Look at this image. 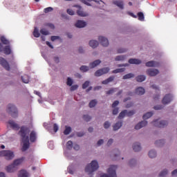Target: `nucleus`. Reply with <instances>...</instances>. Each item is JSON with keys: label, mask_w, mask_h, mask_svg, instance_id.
<instances>
[{"label": "nucleus", "mask_w": 177, "mask_h": 177, "mask_svg": "<svg viewBox=\"0 0 177 177\" xmlns=\"http://www.w3.org/2000/svg\"><path fill=\"white\" fill-rule=\"evenodd\" d=\"M19 135H20L24 143L21 151H26L30 147V138L27 136L28 135V128L24 126L21 127L19 131Z\"/></svg>", "instance_id": "1"}, {"label": "nucleus", "mask_w": 177, "mask_h": 177, "mask_svg": "<svg viewBox=\"0 0 177 177\" xmlns=\"http://www.w3.org/2000/svg\"><path fill=\"white\" fill-rule=\"evenodd\" d=\"M99 169V163H97V161L93 160L90 163V165H88L85 168V172L88 173V175H91L92 172H95V171H97Z\"/></svg>", "instance_id": "2"}, {"label": "nucleus", "mask_w": 177, "mask_h": 177, "mask_svg": "<svg viewBox=\"0 0 177 177\" xmlns=\"http://www.w3.org/2000/svg\"><path fill=\"white\" fill-rule=\"evenodd\" d=\"M23 162V159H17L14 160L13 163L6 167L7 172H15L17 170V166Z\"/></svg>", "instance_id": "3"}, {"label": "nucleus", "mask_w": 177, "mask_h": 177, "mask_svg": "<svg viewBox=\"0 0 177 177\" xmlns=\"http://www.w3.org/2000/svg\"><path fill=\"white\" fill-rule=\"evenodd\" d=\"M7 111L8 114L11 115L13 118H17L19 115V111L17 108L14 104H9L7 106Z\"/></svg>", "instance_id": "4"}, {"label": "nucleus", "mask_w": 177, "mask_h": 177, "mask_svg": "<svg viewBox=\"0 0 177 177\" xmlns=\"http://www.w3.org/2000/svg\"><path fill=\"white\" fill-rule=\"evenodd\" d=\"M117 166L116 165H111L107 170V174H104L100 176V177H117Z\"/></svg>", "instance_id": "5"}, {"label": "nucleus", "mask_w": 177, "mask_h": 177, "mask_svg": "<svg viewBox=\"0 0 177 177\" xmlns=\"http://www.w3.org/2000/svg\"><path fill=\"white\" fill-rule=\"evenodd\" d=\"M0 156L5 157L6 160H13L15 158V153L12 151H0Z\"/></svg>", "instance_id": "6"}, {"label": "nucleus", "mask_w": 177, "mask_h": 177, "mask_svg": "<svg viewBox=\"0 0 177 177\" xmlns=\"http://www.w3.org/2000/svg\"><path fill=\"white\" fill-rule=\"evenodd\" d=\"M152 124L154 125V127H157L158 128H164L168 125V122L167 120L158 122V120H156L152 122Z\"/></svg>", "instance_id": "7"}, {"label": "nucleus", "mask_w": 177, "mask_h": 177, "mask_svg": "<svg viewBox=\"0 0 177 177\" xmlns=\"http://www.w3.org/2000/svg\"><path fill=\"white\" fill-rule=\"evenodd\" d=\"M133 114H135V111H128L127 110H124L119 114L118 118H120V119L124 118V117H125V115H127V117H132V115H133Z\"/></svg>", "instance_id": "8"}, {"label": "nucleus", "mask_w": 177, "mask_h": 177, "mask_svg": "<svg viewBox=\"0 0 177 177\" xmlns=\"http://www.w3.org/2000/svg\"><path fill=\"white\" fill-rule=\"evenodd\" d=\"M109 71H110V68H109V67L99 69L95 73V76L100 77L101 75H103L104 74H107V73H109Z\"/></svg>", "instance_id": "9"}, {"label": "nucleus", "mask_w": 177, "mask_h": 177, "mask_svg": "<svg viewBox=\"0 0 177 177\" xmlns=\"http://www.w3.org/2000/svg\"><path fill=\"white\" fill-rule=\"evenodd\" d=\"M0 64L1 66H2V67H3V68L7 70V71H9L10 70L9 63H8V61H6V59L3 57H0Z\"/></svg>", "instance_id": "10"}, {"label": "nucleus", "mask_w": 177, "mask_h": 177, "mask_svg": "<svg viewBox=\"0 0 177 177\" xmlns=\"http://www.w3.org/2000/svg\"><path fill=\"white\" fill-rule=\"evenodd\" d=\"M159 73L160 71L158 69L149 68L147 71V75H149V77H156Z\"/></svg>", "instance_id": "11"}, {"label": "nucleus", "mask_w": 177, "mask_h": 177, "mask_svg": "<svg viewBox=\"0 0 177 177\" xmlns=\"http://www.w3.org/2000/svg\"><path fill=\"white\" fill-rule=\"evenodd\" d=\"M172 95L171 94H167L165 95L162 100V104H169L170 102H172Z\"/></svg>", "instance_id": "12"}, {"label": "nucleus", "mask_w": 177, "mask_h": 177, "mask_svg": "<svg viewBox=\"0 0 177 177\" xmlns=\"http://www.w3.org/2000/svg\"><path fill=\"white\" fill-rule=\"evenodd\" d=\"M98 39L102 46H109V39H107V38L103 36H100Z\"/></svg>", "instance_id": "13"}, {"label": "nucleus", "mask_w": 177, "mask_h": 177, "mask_svg": "<svg viewBox=\"0 0 177 177\" xmlns=\"http://www.w3.org/2000/svg\"><path fill=\"white\" fill-rule=\"evenodd\" d=\"M147 67H158L160 63L156 61H149L145 64Z\"/></svg>", "instance_id": "14"}, {"label": "nucleus", "mask_w": 177, "mask_h": 177, "mask_svg": "<svg viewBox=\"0 0 177 177\" xmlns=\"http://www.w3.org/2000/svg\"><path fill=\"white\" fill-rule=\"evenodd\" d=\"M75 27L77 28H84L86 26V22L81 20H78L75 24Z\"/></svg>", "instance_id": "15"}, {"label": "nucleus", "mask_w": 177, "mask_h": 177, "mask_svg": "<svg viewBox=\"0 0 177 177\" xmlns=\"http://www.w3.org/2000/svg\"><path fill=\"white\" fill-rule=\"evenodd\" d=\"M146 125H147V121H142L136 125L135 129H140L141 128L146 127Z\"/></svg>", "instance_id": "16"}, {"label": "nucleus", "mask_w": 177, "mask_h": 177, "mask_svg": "<svg viewBox=\"0 0 177 177\" xmlns=\"http://www.w3.org/2000/svg\"><path fill=\"white\" fill-rule=\"evenodd\" d=\"M18 176L19 177H28V176H30V174L28 172L27 170L22 169L19 171Z\"/></svg>", "instance_id": "17"}, {"label": "nucleus", "mask_w": 177, "mask_h": 177, "mask_svg": "<svg viewBox=\"0 0 177 177\" xmlns=\"http://www.w3.org/2000/svg\"><path fill=\"white\" fill-rule=\"evenodd\" d=\"M113 5H116L120 9H124V1H113Z\"/></svg>", "instance_id": "18"}, {"label": "nucleus", "mask_w": 177, "mask_h": 177, "mask_svg": "<svg viewBox=\"0 0 177 177\" xmlns=\"http://www.w3.org/2000/svg\"><path fill=\"white\" fill-rule=\"evenodd\" d=\"M88 45L93 48V49H95V48L99 46V42L96 40H91L89 41Z\"/></svg>", "instance_id": "19"}, {"label": "nucleus", "mask_w": 177, "mask_h": 177, "mask_svg": "<svg viewBox=\"0 0 177 177\" xmlns=\"http://www.w3.org/2000/svg\"><path fill=\"white\" fill-rule=\"evenodd\" d=\"M30 140L32 142H34L35 140H37V133L35 131H31L30 134Z\"/></svg>", "instance_id": "20"}, {"label": "nucleus", "mask_w": 177, "mask_h": 177, "mask_svg": "<svg viewBox=\"0 0 177 177\" xmlns=\"http://www.w3.org/2000/svg\"><path fill=\"white\" fill-rule=\"evenodd\" d=\"M133 150L134 151H140L142 150V147H140V143L136 142L133 145Z\"/></svg>", "instance_id": "21"}, {"label": "nucleus", "mask_w": 177, "mask_h": 177, "mask_svg": "<svg viewBox=\"0 0 177 177\" xmlns=\"http://www.w3.org/2000/svg\"><path fill=\"white\" fill-rule=\"evenodd\" d=\"M102 63V61L100 59H97L91 63H90L89 66L91 68H95V67H97V66H99V64Z\"/></svg>", "instance_id": "22"}, {"label": "nucleus", "mask_w": 177, "mask_h": 177, "mask_svg": "<svg viewBox=\"0 0 177 177\" xmlns=\"http://www.w3.org/2000/svg\"><path fill=\"white\" fill-rule=\"evenodd\" d=\"M8 124L12 129H19V124L15 122V121L10 120L8 121Z\"/></svg>", "instance_id": "23"}, {"label": "nucleus", "mask_w": 177, "mask_h": 177, "mask_svg": "<svg viewBox=\"0 0 177 177\" xmlns=\"http://www.w3.org/2000/svg\"><path fill=\"white\" fill-rule=\"evenodd\" d=\"M77 14L78 15V16H80L81 17H86V16H88V12H84L81 8H80L77 11Z\"/></svg>", "instance_id": "24"}, {"label": "nucleus", "mask_w": 177, "mask_h": 177, "mask_svg": "<svg viewBox=\"0 0 177 177\" xmlns=\"http://www.w3.org/2000/svg\"><path fill=\"white\" fill-rule=\"evenodd\" d=\"M3 50L5 55H10V53H12V48H10V46H6Z\"/></svg>", "instance_id": "25"}, {"label": "nucleus", "mask_w": 177, "mask_h": 177, "mask_svg": "<svg viewBox=\"0 0 177 177\" xmlns=\"http://www.w3.org/2000/svg\"><path fill=\"white\" fill-rule=\"evenodd\" d=\"M136 95H145V88H143L142 87H138L136 89Z\"/></svg>", "instance_id": "26"}, {"label": "nucleus", "mask_w": 177, "mask_h": 177, "mask_svg": "<svg viewBox=\"0 0 177 177\" xmlns=\"http://www.w3.org/2000/svg\"><path fill=\"white\" fill-rule=\"evenodd\" d=\"M129 63L130 64H140V63H142V61L138 59H130L129 60Z\"/></svg>", "instance_id": "27"}, {"label": "nucleus", "mask_w": 177, "mask_h": 177, "mask_svg": "<svg viewBox=\"0 0 177 177\" xmlns=\"http://www.w3.org/2000/svg\"><path fill=\"white\" fill-rule=\"evenodd\" d=\"M137 82H143L146 80V76L145 75H140L136 77Z\"/></svg>", "instance_id": "28"}, {"label": "nucleus", "mask_w": 177, "mask_h": 177, "mask_svg": "<svg viewBox=\"0 0 177 177\" xmlns=\"http://www.w3.org/2000/svg\"><path fill=\"white\" fill-rule=\"evenodd\" d=\"M114 78H115L114 76H111L106 80L102 81V84L104 85H107V84H109V82H113V81H114Z\"/></svg>", "instance_id": "29"}, {"label": "nucleus", "mask_w": 177, "mask_h": 177, "mask_svg": "<svg viewBox=\"0 0 177 177\" xmlns=\"http://www.w3.org/2000/svg\"><path fill=\"white\" fill-rule=\"evenodd\" d=\"M122 127V122H118L113 125V131H118Z\"/></svg>", "instance_id": "30"}, {"label": "nucleus", "mask_w": 177, "mask_h": 177, "mask_svg": "<svg viewBox=\"0 0 177 177\" xmlns=\"http://www.w3.org/2000/svg\"><path fill=\"white\" fill-rule=\"evenodd\" d=\"M22 82L24 84H28L30 82V77L27 75H24L21 77Z\"/></svg>", "instance_id": "31"}, {"label": "nucleus", "mask_w": 177, "mask_h": 177, "mask_svg": "<svg viewBox=\"0 0 177 177\" xmlns=\"http://www.w3.org/2000/svg\"><path fill=\"white\" fill-rule=\"evenodd\" d=\"M165 143V141L164 140H159L156 141L155 145L158 147H161L164 146Z\"/></svg>", "instance_id": "32"}, {"label": "nucleus", "mask_w": 177, "mask_h": 177, "mask_svg": "<svg viewBox=\"0 0 177 177\" xmlns=\"http://www.w3.org/2000/svg\"><path fill=\"white\" fill-rule=\"evenodd\" d=\"M152 116H153V112H148L142 116V118L143 120H149V118H150V117H152Z\"/></svg>", "instance_id": "33"}, {"label": "nucleus", "mask_w": 177, "mask_h": 177, "mask_svg": "<svg viewBox=\"0 0 177 177\" xmlns=\"http://www.w3.org/2000/svg\"><path fill=\"white\" fill-rule=\"evenodd\" d=\"M157 156V152H156V151L154 150H151L149 152V157H150V158H154L155 157H156Z\"/></svg>", "instance_id": "34"}, {"label": "nucleus", "mask_w": 177, "mask_h": 177, "mask_svg": "<svg viewBox=\"0 0 177 177\" xmlns=\"http://www.w3.org/2000/svg\"><path fill=\"white\" fill-rule=\"evenodd\" d=\"M96 104H97V101L96 100H93L89 102L88 106L91 109H92L95 107Z\"/></svg>", "instance_id": "35"}, {"label": "nucleus", "mask_w": 177, "mask_h": 177, "mask_svg": "<svg viewBox=\"0 0 177 177\" xmlns=\"http://www.w3.org/2000/svg\"><path fill=\"white\" fill-rule=\"evenodd\" d=\"M138 20H140V21H145V15L143 14V12H138Z\"/></svg>", "instance_id": "36"}, {"label": "nucleus", "mask_w": 177, "mask_h": 177, "mask_svg": "<svg viewBox=\"0 0 177 177\" xmlns=\"http://www.w3.org/2000/svg\"><path fill=\"white\" fill-rule=\"evenodd\" d=\"M117 91H118V88H112L106 91V95H113V93H115Z\"/></svg>", "instance_id": "37"}, {"label": "nucleus", "mask_w": 177, "mask_h": 177, "mask_svg": "<svg viewBox=\"0 0 177 177\" xmlns=\"http://www.w3.org/2000/svg\"><path fill=\"white\" fill-rule=\"evenodd\" d=\"M0 39L3 45H9V40L6 39V37L2 36Z\"/></svg>", "instance_id": "38"}, {"label": "nucleus", "mask_w": 177, "mask_h": 177, "mask_svg": "<svg viewBox=\"0 0 177 177\" xmlns=\"http://www.w3.org/2000/svg\"><path fill=\"white\" fill-rule=\"evenodd\" d=\"M135 75L133 73H128L123 76V80H129V78H133Z\"/></svg>", "instance_id": "39"}, {"label": "nucleus", "mask_w": 177, "mask_h": 177, "mask_svg": "<svg viewBox=\"0 0 177 177\" xmlns=\"http://www.w3.org/2000/svg\"><path fill=\"white\" fill-rule=\"evenodd\" d=\"M124 71H125V68H118V69L113 70L112 73L113 74H117L118 73H124Z\"/></svg>", "instance_id": "40"}, {"label": "nucleus", "mask_w": 177, "mask_h": 177, "mask_svg": "<svg viewBox=\"0 0 177 177\" xmlns=\"http://www.w3.org/2000/svg\"><path fill=\"white\" fill-rule=\"evenodd\" d=\"M91 1H94V2H96L97 3H99V1H97L96 0H81V1L83 3H85V5H88V6H91V4L88 2H91Z\"/></svg>", "instance_id": "41"}, {"label": "nucleus", "mask_w": 177, "mask_h": 177, "mask_svg": "<svg viewBox=\"0 0 177 177\" xmlns=\"http://www.w3.org/2000/svg\"><path fill=\"white\" fill-rule=\"evenodd\" d=\"M167 175H168V170L165 169L160 173L159 177H165Z\"/></svg>", "instance_id": "42"}, {"label": "nucleus", "mask_w": 177, "mask_h": 177, "mask_svg": "<svg viewBox=\"0 0 177 177\" xmlns=\"http://www.w3.org/2000/svg\"><path fill=\"white\" fill-rule=\"evenodd\" d=\"M66 149H68V150H71V149H73V141L69 140L67 142Z\"/></svg>", "instance_id": "43"}, {"label": "nucleus", "mask_w": 177, "mask_h": 177, "mask_svg": "<svg viewBox=\"0 0 177 177\" xmlns=\"http://www.w3.org/2000/svg\"><path fill=\"white\" fill-rule=\"evenodd\" d=\"M39 32L38 31V29H37V28H35L34 31H33V36L35 38H39Z\"/></svg>", "instance_id": "44"}, {"label": "nucleus", "mask_w": 177, "mask_h": 177, "mask_svg": "<svg viewBox=\"0 0 177 177\" xmlns=\"http://www.w3.org/2000/svg\"><path fill=\"white\" fill-rule=\"evenodd\" d=\"M125 55H118L115 57V60L116 62H120V61H122V60H125Z\"/></svg>", "instance_id": "45"}, {"label": "nucleus", "mask_w": 177, "mask_h": 177, "mask_svg": "<svg viewBox=\"0 0 177 177\" xmlns=\"http://www.w3.org/2000/svg\"><path fill=\"white\" fill-rule=\"evenodd\" d=\"M70 132H71V127H66V129L64 131V135H69Z\"/></svg>", "instance_id": "46"}, {"label": "nucleus", "mask_w": 177, "mask_h": 177, "mask_svg": "<svg viewBox=\"0 0 177 177\" xmlns=\"http://www.w3.org/2000/svg\"><path fill=\"white\" fill-rule=\"evenodd\" d=\"M40 33L42 34V35H49V31L46 30L45 28H41Z\"/></svg>", "instance_id": "47"}, {"label": "nucleus", "mask_w": 177, "mask_h": 177, "mask_svg": "<svg viewBox=\"0 0 177 177\" xmlns=\"http://www.w3.org/2000/svg\"><path fill=\"white\" fill-rule=\"evenodd\" d=\"M89 67L86 66H82L80 67V71H82L83 73H86V71H88Z\"/></svg>", "instance_id": "48"}, {"label": "nucleus", "mask_w": 177, "mask_h": 177, "mask_svg": "<svg viewBox=\"0 0 177 177\" xmlns=\"http://www.w3.org/2000/svg\"><path fill=\"white\" fill-rule=\"evenodd\" d=\"M83 120L84 121H86V122H89V121H91V120H92V118H91V116H89L88 115H84Z\"/></svg>", "instance_id": "49"}, {"label": "nucleus", "mask_w": 177, "mask_h": 177, "mask_svg": "<svg viewBox=\"0 0 177 177\" xmlns=\"http://www.w3.org/2000/svg\"><path fill=\"white\" fill-rule=\"evenodd\" d=\"M53 10V8L52 7H48L46 8H44V13H49V12H52Z\"/></svg>", "instance_id": "50"}, {"label": "nucleus", "mask_w": 177, "mask_h": 177, "mask_svg": "<svg viewBox=\"0 0 177 177\" xmlns=\"http://www.w3.org/2000/svg\"><path fill=\"white\" fill-rule=\"evenodd\" d=\"M89 86V81H86L83 84H82V88L83 89H86Z\"/></svg>", "instance_id": "51"}, {"label": "nucleus", "mask_w": 177, "mask_h": 177, "mask_svg": "<svg viewBox=\"0 0 177 177\" xmlns=\"http://www.w3.org/2000/svg\"><path fill=\"white\" fill-rule=\"evenodd\" d=\"M136 164V160L135 159H131L130 161H129V165L130 167H133L135 166Z\"/></svg>", "instance_id": "52"}, {"label": "nucleus", "mask_w": 177, "mask_h": 177, "mask_svg": "<svg viewBox=\"0 0 177 177\" xmlns=\"http://www.w3.org/2000/svg\"><path fill=\"white\" fill-rule=\"evenodd\" d=\"M66 84L68 85V86H71V85H73V80H71L70 77H68Z\"/></svg>", "instance_id": "53"}, {"label": "nucleus", "mask_w": 177, "mask_h": 177, "mask_svg": "<svg viewBox=\"0 0 177 177\" xmlns=\"http://www.w3.org/2000/svg\"><path fill=\"white\" fill-rule=\"evenodd\" d=\"M110 122H109L108 121L105 122L104 124V128H105V129H107L109 128H110Z\"/></svg>", "instance_id": "54"}, {"label": "nucleus", "mask_w": 177, "mask_h": 177, "mask_svg": "<svg viewBox=\"0 0 177 177\" xmlns=\"http://www.w3.org/2000/svg\"><path fill=\"white\" fill-rule=\"evenodd\" d=\"M68 15H70L71 16H74V11L71 9H68L66 10Z\"/></svg>", "instance_id": "55"}, {"label": "nucleus", "mask_w": 177, "mask_h": 177, "mask_svg": "<svg viewBox=\"0 0 177 177\" xmlns=\"http://www.w3.org/2000/svg\"><path fill=\"white\" fill-rule=\"evenodd\" d=\"M53 131L54 132H57L59 131V126L57 124H53Z\"/></svg>", "instance_id": "56"}, {"label": "nucleus", "mask_w": 177, "mask_h": 177, "mask_svg": "<svg viewBox=\"0 0 177 177\" xmlns=\"http://www.w3.org/2000/svg\"><path fill=\"white\" fill-rule=\"evenodd\" d=\"M120 104V102L118 100L115 101L113 104H112V107L113 109H114L115 107H117V105Z\"/></svg>", "instance_id": "57"}, {"label": "nucleus", "mask_w": 177, "mask_h": 177, "mask_svg": "<svg viewBox=\"0 0 177 177\" xmlns=\"http://www.w3.org/2000/svg\"><path fill=\"white\" fill-rule=\"evenodd\" d=\"M124 52H127L125 48H119L118 50V53H124Z\"/></svg>", "instance_id": "58"}, {"label": "nucleus", "mask_w": 177, "mask_h": 177, "mask_svg": "<svg viewBox=\"0 0 177 177\" xmlns=\"http://www.w3.org/2000/svg\"><path fill=\"white\" fill-rule=\"evenodd\" d=\"M76 89H78V85L75 84V85L71 86V91H76Z\"/></svg>", "instance_id": "59"}, {"label": "nucleus", "mask_w": 177, "mask_h": 177, "mask_svg": "<svg viewBox=\"0 0 177 177\" xmlns=\"http://www.w3.org/2000/svg\"><path fill=\"white\" fill-rule=\"evenodd\" d=\"M154 110H161L162 109V105H156L153 107Z\"/></svg>", "instance_id": "60"}, {"label": "nucleus", "mask_w": 177, "mask_h": 177, "mask_svg": "<svg viewBox=\"0 0 177 177\" xmlns=\"http://www.w3.org/2000/svg\"><path fill=\"white\" fill-rule=\"evenodd\" d=\"M113 115H117V114H118V108H115L113 110Z\"/></svg>", "instance_id": "61"}, {"label": "nucleus", "mask_w": 177, "mask_h": 177, "mask_svg": "<svg viewBox=\"0 0 177 177\" xmlns=\"http://www.w3.org/2000/svg\"><path fill=\"white\" fill-rule=\"evenodd\" d=\"M133 106V102H129L127 104H126V109H130V107H132Z\"/></svg>", "instance_id": "62"}, {"label": "nucleus", "mask_w": 177, "mask_h": 177, "mask_svg": "<svg viewBox=\"0 0 177 177\" xmlns=\"http://www.w3.org/2000/svg\"><path fill=\"white\" fill-rule=\"evenodd\" d=\"M73 149H74V150H80V145H78L77 144L74 145Z\"/></svg>", "instance_id": "63"}, {"label": "nucleus", "mask_w": 177, "mask_h": 177, "mask_svg": "<svg viewBox=\"0 0 177 177\" xmlns=\"http://www.w3.org/2000/svg\"><path fill=\"white\" fill-rule=\"evenodd\" d=\"M171 175H172V176H177V169L174 170L171 172Z\"/></svg>", "instance_id": "64"}]
</instances>
